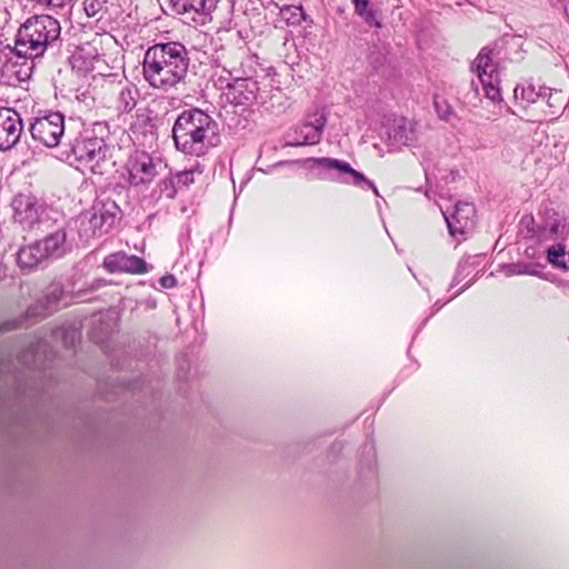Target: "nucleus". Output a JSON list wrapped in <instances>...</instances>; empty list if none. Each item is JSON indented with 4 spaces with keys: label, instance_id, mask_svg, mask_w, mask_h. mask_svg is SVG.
Returning a JSON list of instances; mask_svg holds the SVG:
<instances>
[{
    "label": "nucleus",
    "instance_id": "nucleus-1",
    "mask_svg": "<svg viewBox=\"0 0 569 569\" xmlns=\"http://www.w3.org/2000/svg\"><path fill=\"white\" fill-rule=\"evenodd\" d=\"M188 50L181 42H161L144 53L142 74L150 87L169 91L183 81L189 68Z\"/></svg>",
    "mask_w": 569,
    "mask_h": 569
},
{
    "label": "nucleus",
    "instance_id": "nucleus-2",
    "mask_svg": "<svg viewBox=\"0 0 569 569\" xmlns=\"http://www.w3.org/2000/svg\"><path fill=\"white\" fill-rule=\"evenodd\" d=\"M216 134L217 122L197 108L182 111L172 128L176 148L196 157L206 154L216 144Z\"/></svg>",
    "mask_w": 569,
    "mask_h": 569
},
{
    "label": "nucleus",
    "instance_id": "nucleus-3",
    "mask_svg": "<svg viewBox=\"0 0 569 569\" xmlns=\"http://www.w3.org/2000/svg\"><path fill=\"white\" fill-rule=\"evenodd\" d=\"M104 128L102 123H94L92 130H84L71 143L60 149L59 159L79 169L102 173V164L107 161L109 146L102 137H97L94 133L103 131Z\"/></svg>",
    "mask_w": 569,
    "mask_h": 569
},
{
    "label": "nucleus",
    "instance_id": "nucleus-4",
    "mask_svg": "<svg viewBox=\"0 0 569 569\" xmlns=\"http://www.w3.org/2000/svg\"><path fill=\"white\" fill-rule=\"evenodd\" d=\"M60 34L58 19L50 14H34L20 24L14 42L29 51V54L41 59L49 49L58 46Z\"/></svg>",
    "mask_w": 569,
    "mask_h": 569
},
{
    "label": "nucleus",
    "instance_id": "nucleus-5",
    "mask_svg": "<svg viewBox=\"0 0 569 569\" xmlns=\"http://www.w3.org/2000/svg\"><path fill=\"white\" fill-rule=\"evenodd\" d=\"M520 224L527 229L526 237L537 242L566 241L569 237L568 218L555 209L546 208L540 211L537 221L532 216H525Z\"/></svg>",
    "mask_w": 569,
    "mask_h": 569
},
{
    "label": "nucleus",
    "instance_id": "nucleus-6",
    "mask_svg": "<svg viewBox=\"0 0 569 569\" xmlns=\"http://www.w3.org/2000/svg\"><path fill=\"white\" fill-rule=\"evenodd\" d=\"M14 222L24 230L46 231L52 226V214H57L42 200L31 193H19L12 201Z\"/></svg>",
    "mask_w": 569,
    "mask_h": 569
},
{
    "label": "nucleus",
    "instance_id": "nucleus-7",
    "mask_svg": "<svg viewBox=\"0 0 569 569\" xmlns=\"http://www.w3.org/2000/svg\"><path fill=\"white\" fill-rule=\"evenodd\" d=\"M0 60V81L3 84L17 87L31 79L36 63L40 59L14 43L1 51Z\"/></svg>",
    "mask_w": 569,
    "mask_h": 569
},
{
    "label": "nucleus",
    "instance_id": "nucleus-8",
    "mask_svg": "<svg viewBox=\"0 0 569 569\" xmlns=\"http://www.w3.org/2000/svg\"><path fill=\"white\" fill-rule=\"evenodd\" d=\"M311 168L318 171L322 179L337 181L340 183L353 184L360 188L372 189L378 196V190L372 181L367 179L363 173L355 170L348 162L333 158H311Z\"/></svg>",
    "mask_w": 569,
    "mask_h": 569
},
{
    "label": "nucleus",
    "instance_id": "nucleus-9",
    "mask_svg": "<svg viewBox=\"0 0 569 569\" xmlns=\"http://www.w3.org/2000/svg\"><path fill=\"white\" fill-rule=\"evenodd\" d=\"M498 54L492 48L483 47L472 62L471 69L476 72L485 96L491 101H500V70L497 62Z\"/></svg>",
    "mask_w": 569,
    "mask_h": 569
},
{
    "label": "nucleus",
    "instance_id": "nucleus-10",
    "mask_svg": "<svg viewBox=\"0 0 569 569\" xmlns=\"http://www.w3.org/2000/svg\"><path fill=\"white\" fill-rule=\"evenodd\" d=\"M121 219V209L113 200L96 202L89 216L81 218L83 233L89 237H101L108 233Z\"/></svg>",
    "mask_w": 569,
    "mask_h": 569
},
{
    "label": "nucleus",
    "instance_id": "nucleus-11",
    "mask_svg": "<svg viewBox=\"0 0 569 569\" xmlns=\"http://www.w3.org/2000/svg\"><path fill=\"white\" fill-rule=\"evenodd\" d=\"M29 132L34 141L48 148L58 147L64 133V116L59 111H46L32 118Z\"/></svg>",
    "mask_w": 569,
    "mask_h": 569
},
{
    "label": "nucleus",
    "instance_id": "nucleus-12",
    "mask_svg": "<svg viewBox=\"0 0 569 569\" xmlns=\"http://www.w3.org/2000/svg\"><path fill=\"white\" fill-rule=\"evenodd\" d=\"M327 123L323 112L316 111L286 133V144L292 147L313 146L320 142Z\"/></svg>",
    "mask_w": 569,
    "mask_h": 569
},
{
    "label": "nucleus",
    "instance_id": "nucleus-13",
    "mask_svg": "<svg viewBox=\"0 0 569 569\" xmlns=\"http://www.w3.org/2000/svg\"><path fill=\"white\" fill-rule=\"evenodd\" d=\"M160 167V159H154L148 152L136 150L126 164L128 181L133 187L148 186L159 174Z\"/></svg>",
    "mask_w": 569,
    "mask_h": 569
},
{
    "label": "nucleus",
    "instance_id": "nucleus-14",
    "mask_svg": "<svg viewBox=\"0 0 569 569\" xmlns=\"http://www.w3.org/2000/svg\"><path fill=\"white\" fill-rule=\"evenodd\" d=\"M23 133V121L13 108L0 106V150H10Z\"/></svg>",
    "mask_w": 569,
    "mask_h": 569
},
{
    "label": "nucleus",
    "instance_id": "nucleus-15",
    "mask_svg": "<svg viewBox=\"0 0 569 569\" xmlns=\"http://www.w3.org/2000/svg\"><path fill=\"white\" fill-rule=\"evenodd\" d=\"M441 212L452 237L462 236L473 228L476 209L470 202H458L451 213H447L442 209Z\"/></svg>",
    "mask_w": 569,
    "mask_h": 569
},
{
    "label": "nucleus",
    "instance_id": "nucleus-16",
    "mask_svg": "<svg viewBox=\"0 0 569 569\" xmlns=\"http://www.w3.org/2000/svg\"><path fill=\"white\" fill-rule=\"evenodd\" d=\"M103 267L111 273L128 272L141 274L148 271L143 259L133 254H127L123 251L108 254L103 260Z\"/></svg>",
    "mask_w": 569,
    "mask_h": 569
},
{
    "label": "nucleus",
    "instance_id": "nucleus-17",
    "mask_svg": "<svg viewBox=\"0 0 569 569\" xmlns=\"http://www.w3.org/2000/svg\"><path fill=\"white\" fill-rule=\"evenodd\" d=\"M417 140V124L411 120L396 119L387 129V142L392 148L412 146Z\"/></svg>",
    "mask_w": 569,
    "mask_h": 569
},
{
    "label": "nucleus",
    "instance_id": "nucleus-18",
    "mask_svg": "<svg viewBox=\"0 0 569 569\" xmlns=\"http://www.w3.org/2000/svg\"><path fill=\"white\" fill-rule=\"evenodd\" d=\"M177 14H189L196 21V16L208 17L217 8L219 0H170Z\"/></svg>",
    "mask_w": 569,
    "mask_h": 569
},
{
    "label": "nucleus",
    "instance_id": "nucleus-19",
    "mask_svg": "<svg viewBox=\"0 0 569 569\" xmlns=\"http://www.w3.org/2000/svg\"><path fill=\"white\" fill-rule=\"evenodd\" d=\"M70 301L71 298L64 291L61 283H51L40 300V307L42 308L41 316L47 317L58 309L67 307Z\"/></svg>",
    "mask_w": 569,
    "mask_h": 569
},
{
    "label": "nucleus",
    "instance_id": "nucleus-20",
    "mask_svg": "<svg viewBox=\"0 0 569 569\" xmlns=\"http://www.w3.org/2000/svg\"><path fill=\"white\" fill-rule=\"evenodd\" d=\"M229 87L236 104H251L258 99L259 86L252 78H237Z\"/></svg>",
    "mask_w": 569,
    "mask_h": 569
},
{
    "label": "nucleus",
    "instance_id": "nucleus-21",
    "mask_svg": "<svg viewBox=\"0 0 569 569\" xmlns=\"http://www.w3.org/2000/svg\"><path fill=\"white\" fill-rule=\"evenodd\" d=\"M42 244L40 241L21 248L17 253V262L21 269L31 270L37 267L40 262L46 260Z\"/></svg>",
    "mask_w": 569,
    "mask_h": 569
},
{
    "label": "nucleus",
    "instance_id": "nucleus-22",
    "mask_svg": "<svg viewBox=\"0 0 569 569\" xmlns=\"http://www.w3.org/2000/svg\"><path fill=\"white\" fill-rule=\"evenodd\" d=\"M139 91L136 86L126 83L119 87L114 100L116 109L119 113L131 112L138 102Z\"/></svg>",
    "mask_w": 569,
    "mask_h": 569
},
{
    "label": "nucleus",
    "instance_id": "nucleus-23",
    "mask_svg": "<svg viewBox=\"0 0 569 569\" xmlns=\"http://www.w3.org/2000/svg\"><path fill=\"white\" fill-rule=\"evenodd\" d=\"M67 234L63 229H58L40 240L44 254L48 258H60L66 253Z\"/></svg>",
    "mask_w": 569,
    "mask_h": 569
},
{
    "label": "nucleus",
    "instance_id": "nucleus-24",
    "mask_svg": "<svg viewBox=\"0 0 569 569\" xmlns=\"http://www.w3.org/2000/svg\"><path fill=\"white\" fill-rule=\"evenodd\" d=\"M355 7V13L359 16L366 24L380 29L382 27L380 11L371 3V0H351Z\"/></svg>",
    "mask_w": 569,
    "mask_h": 569
},
{
    "label": "nucleus",
    "instance_id": "nucleus-25",
    "mask_svg": "<svg viewBox=\"0 0 569 569\" xmlns=\"http://www.w3.org/2000/svg\"><path fill=\"white\" fill-rule=\"evenodd\" d=\"M565 241H558L547 249V261L562 271L569 270V253L566 251Z\"/></svg>",
    "mask_w": 569,
    "mask_h": 569
},
{
    "label": "nucleus",
    "instance_id": "nucleus-26",
    "mask_svg": "<svg viewBox=\"0 0 569 569\" xmlns=\"http://www.w3.org/2000/svg\"><path fill=\"white\" fill-rule=\"evenodd\" d=\"M179 190L180 189L177 184V180L173 176H170L159 181L157 188L153 190V194H157L158 199H173Z\"/></svg>",
    "mask_w": 569,
    "mask_h": 569
},
{
    "label": "nucleus",
    "instance_id": "nucleus-27",
    "mask_svg": "<svg viewBox=\"0 0 569 569\" xmlns=\"http://www.w3.org/2000/svg\"><path fill=\"white\" fill-rule=\"evenodd\" d=\"M503 271L507 277L511 276H536L540 277L541 272L531 263L527 262H516L503 266Z\"/></svg>",
    "mask_w": 569,
    "mask_h": 569
},
{
    "label": "nucleus",
    "instance_id": "nucleus-28",
    "mask_svg": "<svg viewBox=\"0 0 569 569\" xmlns=\"http://www.w3.org/2000/svg\"><path fill=\"white\" fill-rule=\"evenodd\" d=\"M542 100H546L547 104L551 109L550 116L555 117L560 112L563 106V97L561 91H552L550 88H543L541 92Z\"/></svg>",
    "mask_w": 569,
    "mask_h": 569
},
{
    "label": "nucleus",
    "instance_id": "nucleus-29",
    "mask_svg": "<svg viewBox=\"0 0 569 569\" xmlns=\"http://www.w3.org/2000/svg\"><path fill=\"white\" fill-rule=\"evenodd\" d=\"M83 11L88 18L100 20L107 11V0H83Z\"/></svg>",
    "mask_w": 569,
    "mask_h": 569
},
{
    "label": "nucleus",
    "instance_id": "nucleus-30",
    "mask_svg": "<svg viewBox=\"0 0 569 569\" xmlns=\"http://www.w3.org/2000/svg\"><path fill=\"white\" fill-rule=\"evenodd\" d=\"M543 91V88H540L539 92L535 90V87L529 84L527 87L523 86H517L513 90L515 98L517 100H522L526 102H536L539 98L542 99L541 92Z\"/></svg>",
    "mask_w": 569,
    "mask_h": 569
},
{
    "label": "nucleus",
    "instance_id": "nucleus-31",
    "mask_svg": "<svg viewBox=\"0 0 569 569\" xmlns=\"http://www.w3.org/2000/svg\"><path fill=\"white\" fill-rule=\"evenodd\" d=\"M177 180V184L179 189L187 188L194 181V171L193 170H184L180 171L173 176Z\"/></svg>",
    "mask_w": 569,
    "mask_h": 569
},
{
    "label": "nucleus",
    "instance_id": "nucleus-32",
    "mask_svg": "<svg viewBox=\"0 0 569 569\" xmlns=\"http://www.w3.org/2000/svg\"><path fill=\"white\" fill-rule=\"evenodd\" d=\"M38 4L50 9H62L74 0H34Z\"/></svg>",
    "mask_w": 569,
    "mask_h": 569
},
{
    "label": "nucleus",
    "instance_id": "nucleus-33",
    "mask_svg": "<svg viewBox=\"0 0 569 569\" xmlns=\"http://www.w3.org/2000/svg\"><path fill=\"white\" fill-rule=\"evenodd\" d=\"M435 107H436L439 118L448 121L452 113L451 108L446 103L443 106H441V103L438 101L435 102Z\"/></svg>",
    "mask_w": 569,
    "mask_h": 569
},
{
    "label": "nucleus",
    "instance_id": "nucleus-34",
    "mask_svg": "<svg viewBox=\"0 0 569 569\" xmlns=\"http://www.w3.org/2000/svg\"><path fill=\"white\" fill-rule=\"evenodd\" d=\"M362 458L368 461L376 458L375 446L371 441L365 443Z\"/></svg>",
    "mask_w": 569,
    "mask_h": 569
},
{
    "label": "nucleus",
    "instance_id": "nucleus-35",
    "mask_svg": "<svg viewBox=\"0 0 569 569\" xmlns=\"http://www.w3.org/2000/svg\"><path fill=\"white\" fill-rule=\"evenodd\" d=\"M159 282L166 289H170L177 286V279L172 274H166L161 277Z\"/></svg>",
    "mask_w": 569,
    "mask_h": 569
},
{
    "label": "nucleus",
    "instance_id": "nucleus-36",
    "mask_svg": "<svg viewBox=\"0 0 569 569\" xmlns=\"http://www.w3.org/2000/svg\"><path fill=\"white\" fill-rule=\"evenodd\" d=\"M463 269H465L463 263H460V264H459V267H458V272H457V274H456V277H455V279H453V283H452V286H455L456 283H458V282H459L458 277H459V274L463 271Z\"/></svg>",
    "mask_w": 569,
    "mask_h": 569
},
{
    "label": "nucleus",
    "instance_id": "nucleus-37",
    "mask_svg": "<svg viewBox=\"0 0 569 569\" xmlns=\"http://www.w3.org/2000/svg\"><path fill=\"white\" fill-rule=\"evenodd\" d=\"M104 61L100 58H97L94 63L92 64V68L96 70H100V63H103Z\"/></svg>",
    "mask_w": 569,
    "mask_h": 569
},
{
    "label": "nucleus",
    "instance_id": "nucleus-38",
    "mask_svg": "<svg viewBox=\"0 0 569 569\" xmlns=\"http://www.w3.org/2000/svg\"><path fill=\"white\" fill-rule=\"evenodd\" d=\"M426 178H427V181H429V172H428V170H426Z\"/></svg>",
    "mask_w": 569,
    "mask_h": 569
}]
</instances>
